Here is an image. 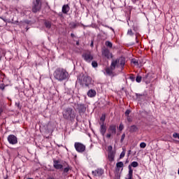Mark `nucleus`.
Segmentation results:
<instances>
[{"label": "nucleus", "instance_id": "obj_1", "mask_svg": "<svg viewBox=\"0 0 179 179\" xmlns=\"http://www.w3.org/2000/svg\"><path fill=\"white\" fill-rule=\"evenodd\" d=\"M69 76V74L67 73L66 70L64 69H57L53 73L54 78L59 82L65 80Z\"/></svg>", "mask_w": 179, "mask_h": 179}, {"label": "nucleus", "instance_id": "obj_2", "mask_svg": "<svg viewBox=\"0 0 179 179\" xmlns=\"http://www.w3.org/2000/svg\"><path fill=\"white\" fill-rule=\"evenodd\" d=\"M63 118L67 121H73L76 118V112L72 108H67L63 110Z\"/></svg>", "mask_w": 179, "mask_h": 179}, {"label": "nucleus", "instance_id": "obj_3", "mask_svg": "<svg viewBox=\"0 0 179 179\" xmlns=\"http://www.w3.org/2000/svg\"><path fill=\"white\" fill-rule=\"evenodd\" d=\"M110 66L112 69L115 70V68H118L120 66L122 69H124V66H125V57H120L119 59L112 60Z\"/></svg>", "mask_w": 179, "mask_h": 179}, {"label": "nucleus", "instance_id": "obj_4", "mask_svg": "<svg viewBox=\"0 0 179 179\" xmlns=\"http://www.w3.org/2000/svg\"><path fill=\"white\" fill-rule=\"evenodd\" d=\"M42 6L43 1L41 0H34L32 3L31 8L33 13H37V12H40V10H41Z\"/></svg>", "mask_w": 179, "mask_h": 179}, {"label": "nucleus", "instance_id": "obj_5", "mask_svg": "<svg viewBox=\"0 0 179 179\" xmlns=\"http://www.w3.org/2000/svg\"><path fill=\"white\" fill-rule=\"evenodd\" d=\"M82 57L83 58V59H85V61H86L87 62H92V61H93V55H92V52L89 51V50H85L83 55H82Z\"/></svg>", "mask_w": 179, "mask_h": 179}, {"label": "nucleus", "instance_id": "obj_6", "mask_svg": "<svg viewBox=\"0 0 179 179\" xmlns=\"http://www.w3.org/2000/svg\"><path fill=\"white\" fill-rule=\"evenodd\" d=\"M108 134H106V138L110 139L111 138V135H115L117 134V126L115 124H111L109 126L108 129Z\"/></svg>", "mask_w": 179, "mask_h": 179}, {"label": "nucleus", "instance_id": "obj_7", "mask_svg": "<svg viewBox=\"0 0 179 179\" xmlns=\"http://www.w3.org/2000/svg\"><path fill=\"white\" fill-rule=\"evenodd\" d=\"M53 167L54 169H56V170H61L65 167V164H61V162H59V160H54Z\"/></svg>", "mask_w": 179, "mask_h": 179}, {"label": "nucleus", "instance_id": "obj_8", "mask_svg": "<svg viewBox=\"0 0 179 179\" xmlns=\"http://www.w3.org/2000/svg\"><path fill=\"white\" fill-rule=\"evenodd\" d=\"M75 148H76V150H77V152H85V150H86V146H85V145L80 143H76Z\"/></svg>", "mask_w": 179, "mask_h": 179}, {"label": "nucleus", "instance_id": "obj_9", "mask_svg": "<svg viewBox=\"0 0 179 179\" xmlns=\"http://www.w3.org/2000/svg\"><path fill=\"white\" fill-rule=\"evenodd\" d=\"M102 55L108 59H110V58H113V53L110 52V50L107 48H103L102 50Z\"/></svg>", "mask_w": 179, "mask_h": 179}, {"label": "nucleus", "instance_id": "obj_10", "mask_svg": "<svg viewBox=\"0 0 179 179\" xmlns=\"http://www.w3.org/2000/svg\"><path fill=\"white\" fill-rule=\"evenodd\" d=\"M8 141L11 145H16L17 143V138L15 135L8 136Z\"/></svg>", "mask_w": 179, "mask_h": 179}, {"label": "nucleus", "instance_id": "obj_11", "mask_svg": "<svg viewBox=\"0 0 179 179\" xmlns=\"http://www.w3.org/2000/svg\"><path fill=\"white\" fill-rule=\"evenodd\" d=\"M83 85H85L86 86H89V85H92V78L85 76L83 78L82 81Z\"/></svg>", "mask_w": 179, "mask_h": 179}, {"label": "nucleus", "instance_id": "obj_12", "mask_svg": "<svg viewBox=\"0 0 179 179\" xmlns=\"http://www.w3.org/2000/svg\"><path fill=\"white\" fill-rule=\"evenodd\" d=\"M99 125H101V134L104 136L107 131V127L104 123L99 122Z\"/></svg>", "mask_w": 179, "mask_h": 179}, {"label": "nucleus", "instance_id": "obj_13", "mask_svg": "<svg viewBox=\"0 0 179 179\" xmlns=\"http://www.w3.org/2000/svg\"><path fill=\"white\" fill-rule=\"evenodd\" d=\"M153 78H155V74L149 73L145 75V76L144 77V80H145L146 82H150V80H152Z\"/></svg>", "mask_w": 179, "mask_h": 179}, {"label": "nucleus", "instance_id": "obj_14", "mask_svg": "<svg viewBox=\"0 0 179 179\" xmlns=\"http://www.w3.org/2000/svg\"><path fill=\"white\" fill-rule=\"evenodd\" d=\"M115 157V152H108V159L109 162H114Z\"/></svg>", "mask_w": 179, "mask_h": 179}, {"label": "nucleus", "instance_id": "obj_15", "mask_svg": "<svg viewBox=\"0 0 179 179\" xmlns=\"http://www.w3.org/2000/svg\"><path fill=\"white\" fill-rule=\"evenodd\" d=\"M105 71L107 75H109V76H113V75L114 74V72H113V71H115V69H113L110 66V67L106 68Z\"/></svg>", "mask_w": 179, "mask_h": 179}, {"label": "nucleus", "instance_id": "obj_16", "mask_svg": "<svg viewBox=\"0 0 179 179\" xmlns=\"http://www.w3.org/2000/svg\"><path fill=\"white\" fill-rule=\"evenodd\" d=\"M65 164V166H63L64 169L62 168V170H63L64 174H66L71 170V166L68 164Z\"/></svg>", "mask_w": 179, "mask_h": 179}, {"label": "nucleus", "instance_id": "obj_17", "mask_svg": "<svg viewBox=\"0 0 179 179\" xmlns=\"http://www.w3.org/2000/svg\"><path fill=\"white\" fill-rule=\"evenodd\" d=\"M92 173L94 174V176L100 177V176L103 175V170L101 169H97L94 171H92Z\"/></svg>", "mask_w": 179, "mask_h": 179}, {"label": "nucleus", "instance_id": "obj_18", "mask_svg": "<svg viewBox=\"0 0 179 179\" xmlns=\"http://www.w3.org/2000/svg\"><path fill=\"white\" fill-rule=\"evenodd\" d=\"M87 96L89 97H94V96H96V91L94 90H89L87 92Z\"/></svg>", "mask_w": 179, "mask_h": 179}, {"label": "nucleus", "instance_id": "obj_19", "mask_svg": "<svg viewBox=\"0 0 179 179\" xmlns=\"http://www.w3.org/2000/svg\"><path fill=\"white\" fill-rule=\"evenodd\" d=\"M134 176V170L131 168V166H129V174H128V179H132Z\"/></svg>", "mask_w": 179, "mask_h": 179}, {"label": "nucleus", "instance_id": "obj_20", "mask_svg": "<svg viewBox=\"0 0 179 179\" xmlns=\"http://www.w3.org/2000/svg\"><path fill=\"white\" fill-rule=\"evenodd\" d=\"M62 12H63V13H69V5L63 6Z\"/></svg>", "mask_w": 179, "mask_h": 179}, {"label": "nucleus", "instance_id": "obj_21", "mask_svg": "<svg viewBox=\"0 0 179 179\" xmlns=\"http://www.w3.org/2000/svg\"><path fill=\"white\" fill-rule=\"evenodd\" d=\"M136 131H138V127H136V125H132L130 127L129 132H136Z\"/></svg>", "mask_w": 179, "mask_h": 179}, {"label": "nucleus", "instance_id": "obj_22", "mask_svg": "<svg viewBox=\"0 0 179 179\" xmlns=\"http://www.w3.org/2000/svg\"><path fill=\"white\" fill-rule=\"evenodd\" d=\"M44 24H45L46 29H51V22H50V21H45V22H44Z\"/></svg>", "mask_w": 179, "mask_h": 179}, {"label": "nucleus", "instance_id": "obj_23", "mask_svg": "<svg viewBox=\"0 0 179 179\" xmlns=\"http://www.w3.org/2000/svg\"><path fill=\"white\" fill-rule=\"evenodd\" d=\"M104 121H106V114L105 113L102 114V115L100 118L99 122H101V124H104Z\"/></svg>", "mask_w": 179, "mask_h": 179}, {"label": "nucleus", "instance_id": "obj_24", "mask_svg": "<svg viewBox=\"0 0 179 179\" xmlns=\"http://www.w3.org/2000/svg\"><path fill=\"white\" fill-rule=\"evenodd\" d=\"M116 166L117 169H122L124 167V162H120L116 164Z\"/></svg>", "mask_w": 179, "mask_h": 179}, {"label": "nucleus", "instance_id": "obj_25", "mask_svg": "<svg viewBox=\"0 0 179 179\" xmlns=\"http://www.w3.org/2000/svg\"><path fill=\"white\" fill-rule=\"evenodd\" d=\"M131 63L134 64V65H136V66H139V62L136 59H133Z\"/></svg>", "mask_w": 179, "mask_h": 179}, {"label": "nucleus", "instance_id": "obj_26", "mask_svg": "<svg viewBox=\"0 0 179 179\" xmlns=\"http://www.w3.org/2000/svg\"><path fill=\"white\" fill-rule=\"evenodd\" d=\"M130 166L131 169H132V167H138V166H139V164H138V162H133Z\"/></svg>", "mask_w": 179, "mask_h": 179}, {"label": "nucleus", "instance_id": "obj_27", "mask_svg": "<svg viewBox=\"0 0 179 179\" xmlns=\"http://www.w3.org/2000/svg\"><path fill=\"white\" fill-rule=\"evenodd\" d=\"M105 44L106 47H109V48H113V43L111 42L106 41Z\"/></svg>", "mask_w": 179, "mask_h": 179}, {"label": "nucleus", "instance_id": "obj_28", "mask_svg": "<svg viewBox=\"0 0 179 179\" xmlns=\"http://www.w3.org/2000/svg\"><path fill=\"white\" fill-rule=\"evenodd\" d=\"M115 152V151L113 150V146L109 145L108 147V153H111V152Z\"/></svg>", "mask_w": 179, "mask_h": 179}, {"label": "nucleus", "instance_id": "obj_29", "mask_svg": "<svg viewBox=\"0 0 179 179\" xmlns=\"http://www.w3.org/2000/svg\"><path fill=\"white\" fill-rule=\"evenodd\" d=\"M136 82H138V83H139V82L142 81V77L140 76H138L136 78Z\"/></svg>", "mask_w": 179, "mask_h": 179}, {"label": "nucleus", "instance_id": "obj_30", "mask_svg": "<svg viewBox=\"0 0 179 179\" xmlns=\"http://www.w3.org/2000/svg\"><path fill=\"white\" fill-rule=\"evenodd\" d=\"M140 148H141L142 149H145V148H146V143H141L140 144Z\"/></svg>", "mask_w": 179, "mask_h": 179}, {"label": "nucleus", "instance_id": "obj_31", "mask_svg": "<svg viewBox=\"0 0 179 179\" xmlns=\"http://www.w3.org/2000/svg\"><path fill=\"white\" fill-rule=\"evenodd\" d=\"M129 114H131L130 110H127L126 112L124 113V115H126V117H129Z\"/></svg>", "mask_w": 179, "mask_h": 179}, {"label": "nucleus", "instance_id": "obj_32", "mask_svg": "<svg viewBox=\"0 0 179 179\" xmlns=\"http://www.w3.org/2000/svg\"><path fill=\"white\" fill-rule=\"evenodd\" d=\"M92 65L94 68H97V66H98L96 62H94V61L92 62Z\"/></svg>", "mask_w": 179, "mask_h": 179}, {"label": "nucleus", "instance_id": "obj_33", "mask_svg": "<svg viewBox=\"0 0 179 179\" xmlns=\"http://www.w3.org/2000/svg\"><path fill=\"white\" fill-rule=\"evenodd\" d=\"M125 157V152L123 151L121 152L120 155V159H122V157Z\"/></svg>", "mask_w": 179, "mask_h": 179}, {"label": "nucleus", "instance_id": "obj_34", "mask_svg": "<svg viewBox=\"0 0 179 179\" xmlns=\"http://www.w3.org/2000/svg\"><path fill=\"white\" fill-rule=\"evenodd\" d=\"M129 79H131V80L132 81L135 80V76H134V74H131L129 76Z\"/></svg>", "mask_w": 179, "mask_h": 179}, {"label": "nucleus", "instance_id": "obj_35", "mask_svg": "<svg viewBox=\"0 0 179 179\" xmlns=\"http://www.w3.org/2000/svg\"><path fill=\"white\" fill-rule=\"evenodd\" d=\"M173 136L174 138H178V139H179V134H178V133H174V134H173Z\"/></svg>", "mask_w": 179, "mask_h": 179}, {"label": "nucleus", "instance_id": "obj_36", "mask_svg": "<svg viewBox=\"0 0 179 179\" xmlns=\"http://www.w3.org/2000/svg\"><path fill=\"white\" fill-rule=\"evenodd\" d=\"M124 139H125V134H123L122 135L120 142H121V143L124 142Z\"/></svg>", "mask_w": 179, "mask_h": 179}, {"label": "nucleus", "instance_id": "obj_37", "mask_svg": "<svg viewBox=\"0 0 179 179\" xmlns=\"http://www.w3.org/2000/svg\"><path fill=\"white\" fill-rule=\"evenodd\" d=\"M127 34H129V36H133L134 33L132 32V29H129L127 32Z\"/></svg>", "mask_w": 179, "mask_h": 179}, {"label": "nucleus", "instance_id": "obj_38", "mask_svg": "<svg viewBox=\"0 0 179 179\" xmlns=\"http://www.w3.org/2000/svg\"><path fill=\"white\" fill-rule=\"evenodd\" d=\"M124 129V124H120L119 126V130L122 131Z\"/></svg>", "mask_w": 179, "mask_h": 179}, {"label": "nucleus", "instance_id": "obj_39", "mask_svg": "<svg viewBox=\"0 0 179 179\" xmlns=\"http://www.w3.org/2000/svg\"><path fill=\"white\" fill-rule=\"evenodd\" d=\"M127 121L129 122H132V119L131 118V117H129V116H127Z\"/></svg>", "mask_w": 179, "mask_h": 179}, {"label": "nucleus", "instance_id": "obj_40", "mask_svg": "<svg viewBox=\"0 0 179 179\" xmlns=\"http://www.w3.org/2000/svg\"><path fill=\"white\" fill-rule=\"evenodd\" d=\"M0 89H1V90H3V89H5V87H3V85H0Z\"/></svg>", "mask_w": 179, "mask_h": 179}, {"label": "nucleus", "instance_id": "obj_41", "mask_svg": "<svg viewBox=\"0 0 179 179\" xmlns=\"http://www.w3.org/2000/svg\"><path fill=\"white\" fill-rule=\"evenodd\" d=\"M129 155H131V150L128 151V156H129Z\"/></svg>", "mask_w": 179, "mask_h": 179}, {"label": "nucleus", "instance_id": "obj_42", "mask_svg": "<svg viewBox=\"0 0 179 179\" xmlns=\"http://www.w3.org/2000/svg\"><path fill=\"white\" fill-rule=\"evenodd\" d=\"M71 36L73 38V37H75V34H71Z\"/></svg>", "mask_w": 179, "mask_h": 179}, {"label": "nucleus", "instance_id": "obj_43", "mask_svg": "<svg viewBox=\"0 0 179 179\" xmlns=\"http://www.w3.org/2000/svg\"><path fill=\"white\" fill-rule=\"evenodd\" d=\"M90 46L93 47V41H92Z\"/></svg>", "mask_w": 179, "mask_h": 179}, {"label": "nucleus", "instance_id": "obj_44", "mask_svg": "<svg viewBox=\"0 0 179 179\" xmlns=\"http://www.w3.org/2000/svg\"><path fill=\"white\" fill-rule=\"evenodd\" d=\"M76 45H79V41L76 42Z\"/></svg>", "mask_w": 179, "mask_h": 179}, {"label": "nucleus", "instance_id": "obj_45", "mask_svg": "<svg viewBox=\"0 0 179 179\" xmlns=\"http://www.w3.org/2000/svg\"><path fill=\"white\" fill-rule=\"evenodd\" d=\"M133 1V2H136V1H138V0H132Z\"/></svg>", "mask_w": 179, "mask_h": 179}, {"label": "nucleus", "instance_id": "obj_46", "mask_svg": "<svg viewBox=\"0 0 179 179\" xmlns=\"http://www.w3.org/2000/svg\"><path fill=\"white\" fill-rule=\"evenodd\" d=\"M28 179H33V178H28Z\"/></svg>", "mask_w": 179, "mask_h": 179}, {"label": "nucleus", "instance_id": "obj_47", "mask_svg": "<svg viewBox=\"0 0 179 179\" xmlns=\"http://www.w3.org/2000/svg\"><path fill=\"white\" fill-rule=\"evenodd\" d=\"M0 61H1V57H0Z\"/></svg>", "mask_w": 179, "mask_h": 179}]
</instances>
